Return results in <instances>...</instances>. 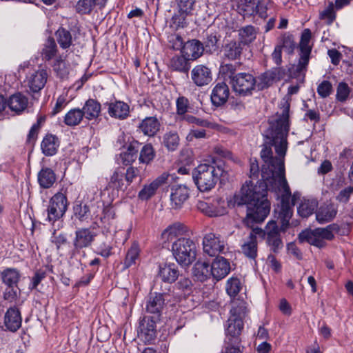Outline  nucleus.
I'll list each match as a JSON object with an SVG mask.
<instances>
[{
	"instance_id": "nucleus-1",
	"label": "nucleus",
	"mask_w": 353,
	"mask_h": 353,
	"mask_svg": "<svg viewBox=\"0 0 353 353\" xmlns=\"http://www.w3.org/2000/svg\"><path fill=\"white\" fill-rule=\"evenodd\" d=\"M282 113L279 117L270 123L265 132L268 143L263 145L261 157L268 165L269 172L262 170L265 187L276 183L279 177H285L284 157L288 148L287 136L289 131L290 97L281 101Z\"/></svg>"
},
{
	"instance_id": "nucleus-2",
	"label": "nucleus",
	"mask_w": 353,
	"mask_h": 353,
	"mask_svg": "<svg viewBox=\"0 0 353 353\" xmlns=\"http://www.w3.org/2000/svg\"><path fill=\"white\" fill-rule=\"evenodd\" d=\"M234 203L238 205H247V215L245 224L252 228L250 234L265 237V230L253 228L254 223L263 222L270 213V203L266 198V190L263 187L254 185L252 181H247L241 190L234 196Z\"/></svg>"
},
{
	"instance_id": "nucleus-3",
	"label": "nucleus",
	"mask_w": 353,
	"mask_h": 353,
	"mask_svg": "<svg viewBox=\"0 0 353 353\" xmlns=\"http://www.w3.org/2000/svg\"><path fill=\"white\" fill-rule=\"evenodd\" d=\"M228 176V172L215 162L199 164L192 172L194 181L201 192L211 190L219 180L224 181Z\"/></svg>"
},
{
	"instance_id": "nucleus-4",
	"label": "nucleus",
	"mask_w": 353,
	"mask_h": 353,
	"mask_svg": "<svg viewBox=\"0 0 353 353\" xmlns=\"http://www.w3.org/2000/svg\"><path fill=\"white\" fill-rule=\"evenodd\" d=\"M261 187V185H260ZM265 189L264 185H262ZM271 190L281 194V208L279 212L278 219L281 222V230H285L292 216L293 210L292 205H295L296 199L300 198V194L294 192L291 194L290 187L285 178L279 177L276 183L265 187V190Z\"/></svg>"
},
{
	"instance_id": "nucleus-5",
	"label": "nucleus",
	"mask_w": 353,
	"mask_h": 353,
	"mask_svg": "<svg viewBox=\"0 0 353 353\" xmlns=\"http://www.w3.org/2000/svg\"><path fill=\"white\" fill-rule=\"evenodd\" d=\"M172 253L179 265L188 267L196 259V243L188 238H178L172 243Z\"/></svg>"
},
{
	"instance_id": "nucleus-6",
	"label": "nucleus",
	"mask_w": 353,
	"mask_h": 353,
	"mask_svg": "<svg viewBox=\"0 0 353 353\" xmlns=\"http://www.w3.org/2000/svg\"><path fill=\"white\" fill-rule=\"evenodd\" d=\"M68 201L65 193L58 192L49 201L46 220L54 223L61 219L67 211Z\"/></svg>"
},
{
	"instance_id": "nucleus-7",
	"label": "nucleus",
	"mask_w": 353,
	"mask_h": 353,
	"mask_svg": "<svg viewBox=\"0 0 353 353\" xmlns=\"http://www.w3.org/2000/svg\"><path fill=\"white\" fill-rule=\"evenodd\" d=\"M230 83L235 92L246 95L254 89L256 79L249 73L241 72L232 77Z\"/></svg>"
},
{
	"instance_id": "nucleus-8",
	"label": "nucleus",
	"mask_w": 353,
	"mask_h": 353,
	"mask_svg": "<svg viewBox=\"0 0 353 353\" xmlns=\"http://www.w3.org/2000/svg\"><path fill=\"white\" fill-rule=\"evenodd\" d=\"M203 251L210 256L224 252L225 241L219 235L214 233L205 234L203 240Z\"/></svg>"
},
{
	"instance_id": "nucleus-9",
	"label": "nucleus",
	"mask_w": 353,
	"mask_h": 353,
	"mask_svg": "<svg viewBox=\"0 0 353 353\" xmlns=\"http://www.w3.org/2000/svg\"><path fill=\"white\" fill-rule=\"evenodd\" d=\"M265 236L268 245L271 247L273 252H276L283 248L279 229L275 221L271 220L268 222L265 228Z\"/></svg>"
},
{
	"instance_id": "nucleus-10",
	"label": "nucleus",
	"mask_w": 353,
	"mask_h": 353,
	"mask_svg": "<svg viewBox=\"0 0 353 353\" xmlns=\"http://www.w3.org/2000/svg\"><path fill=\"white\" fill-rule=\"evenodd\" d=\"M196 207L199 211L211 217L221 216L226 212L225 202L220 198L214 200L211 203L199 201Z\"/></svg>"
},
{
	"instance_id": "nucleus-11",
	"label": "nucleus",
	"mask_w": 353,
	"mask_h": 353,
	"mask_svg": "<svg viewBox=\"0 0 353 353\" xmlns=\"http://www.w3.org/2000/svg\"><path fill=\"white\" fill-rule=\"evenodd\" d=\"M190 197V190L185 185H174L170 188V205L179 210Z\"/></svg>"
},
{
	"instance_id": "nucleus-12",
	"label": "nucleus",
	"mask_w": 353,
	"mask_h": 353,
	"mask_svg": "<svg viewBox=\"0 0 353 353\" xmlns=\"http://www.w3.org/2000/svg\"><path fill=\"white\" fill-rule=\"evenodd\" d=\"M165 306L164 295L161 293H152L148 296L145 303V310L148 313L154 314L159 319Z\"/></svg>"
},
{
	"instance_id": "nucleus-13",
	"label": "nucleus",
	"mask_w": 353,
	"mask_h": 353,
	"mask_svg": "<svg viewBox=\"0 0 353 353\" xmlns=\"http://www.w3.org/2000/svg\"><path fill=\"white\" fill-rule=\"evenodd\" d=\"M226 329L227 339L226 343L230 345H239L241 340L239 336L243 329V321L242 319L229 318Z\"/></svg>"
},
{
	"instance_id": "nucleus-14",
	"label": "nucleus",
	"mask_w": 353,
	"mask_h": 353,
	"mask_svg": "<svg viewBox=\"0 0 353 353\" xmlns=\"http://www.w3.org/2000/svg\"><path fill=\"white\" fill-rule=\"evenodd\" d=\"M245 48L237 40H231L223 46V57L229 61H239L244 53Z\"/></svg>"
},
{
	"instance_id": "nucleus-15",
	"label": "nucleus",
	"mask_w": 353,
	"mask_h": 353,
	"mask_svg": "<svg viewBox=\"0 0 353 353\" xmlns=\"http://www.w3.org/2000/svg\"><path fill=\"white\" fill-rule=\"evenodd\" d=\"M46 70L41 69L29 74L26 77L27 85L32 92H37L45 86L48 79Z\"/></svg>"
},
{
	"instance_id": "nucleus-16",
	"label": "nucleus",
	"mask_w": 353,
	"mask_h": 353,
	"mask_svg": "<svg viewBox=\"0 0 353 353\" xmlns=\"http://www.w3.org/2000/svg\"><path fill=\"white\" fill-rule=\"evenodd\" d=\"M169 175L163 173L148 185H145L139 192L138 196L142 201H147L154 195L157 189L166 183Z\"/></svg>"
},
{
	"instance_id": "nucleus-17",
	"label": "nucleus",
	"mask_w": 353,
	"mask_h": 353,
	"mask_svg": "<svg viewBox=\"0 0 353 353\" xmlns=\"http://www.w3.org/2000/svg\"><path fill=\"white\" fill-rule=\"evenodd\" d=\"M191 78L194 83L200 87L209 84L212 80L211 70L203 65H198L192 70Z\"/></svg>"
},
{
	"instance_id": "nucleus-18",
	"label": "nucleus",
	"mask_w": 353,
	"mask_h": 353,
	"mask_svg": "<svg viewBox=\"0 0 353 353\" xmlns=\"http://www.w3.org/2000/svg\"><path fill=\"white\" fill-rule=\"evenodd\" d=\"M105 105L108 106V114L112 118L123 120L130 114V106L123 101H116L106 103Z\"/></svg>"
},
{
	"instance_id": "nucleus-19",
	"label": "nucleus",
	"mask_w": 353,
	"mask_h": 353,
	"mask_svg": "<svg viewBox=\"0 0 353 353\" xmlns=\"http://www.w3.org/2000/svg\"><path fill=\"white\" fill-rule=\"evenodd\" d=\"M157 319L153 317L145 316L139 324V332L144 340L150 342L156 336V322Z\"/></svg>"
},
{
	"instance_id": "nucleus-20",
	"label": "nucleus",
	"mask_w": 353,
	"mask_h": 353,
	"mask_svg": "<svg viewBox=\"0 0 353 353\" xmlns=\"http://www.w3.org/2000/svg\"><path fill=\"white\" fill-rule=\"evenodd\" d=\"M22 319L20 311L16 307H10L4 316V325L10 332H14L21 326Z\"/></svg>"
},
{
	"instance_id": "nucleus-21",
	"label": "nucleus",
	"mask_w": 353,
	"mask_h": 353,
	"mask_svg": "<svg viewBox=\"0 0 353 353\" xmlns=\"http://www.w3.org/2000/svg\"><path fill=\"white\" fill-rule=\"evenodd\" d=\"M230 95L228 85L224 82L218 83L211 92V101L214 105L221 106L225 103Z\"/></svg>"
},
{
	"instance_id": "nucleus-22",
	"label": "nucleus",
	"mask_w": 353,
	"mask_h": 353,
	"mask_svg": "<svg viewBox=\"0 0 353 353\" xmlns=\"http://www.w3.org/2000/svg\"><path fill=\"white\" fill-rule=\"evenodd\" d=\"M95 235V233L88 228L77 230L73 243L74 249L80 250L90 246L94 241Z\"/></svg>"
},
{
	"instance_id": "nucleus-23",
	"label": "nucleus",
	"mask_w": 353,
	"mask_h": 353,
	"mask_svg": "<svg viewBox=\"0 0 353 353\" xmlns=\"http://www.w3.org/2000/svg\"><path fill=\"white\" fill-rule=\"evenodd\" d=\"M212 277L219 281L230 271V263L223 257H216L211 264Z\"/></svg>"
},
{
	"instance_id": "nucleus-24",
	"label": "nucleus",
	"mask_w": 353,
	"mask_h": 353,
	"mask_svg": "<svg viewBox=\"0 0 353 353\" xmlns=\"http://www.w3.org/2000/svg\"><path fill=\"white\" fill-rule=\"evenodd\" d=\"M203 43L199 40L192 39L185 43L182 52L188 59L195 60L203 54Z\"/></svg>"
},
{
	"instance_id": "nucleus-25",
	"label": "nucleus",
	"mask_w": 353,
	"mask_h": 353,
	"mask_svg": "<svg viewBox=\"0 0 353 353\" xmlns=\"http://www.w3.org/2000/svg\"><path fill=\"white\" fill-rule=\"evenodd\" d=\"M187 232L186 227L181 223H174L167 227L161 233V237L164 243L170 242L175 238L183 236Z\"/></svg>"
},
{
	"instance_id": "nucleus-26",
	"label": "nucleus",
	"mask_w": 353,
	"mask_h": 353,
	"mask_svg": "<svg viewBox=\"0 0 353 353\" xmlns=\"http://www.w3.org/2000/svg\"><path fill=\"white\" fill-rule=\"evenodd\" d=\"M7 103L12 111L20 114L27 108L28 99L21 92H17L10 97Z\"/></svg>"
},
{
	"instance_id": "nucleus-27",
	"label": "nucleus",
	"mask_w": 353,
	"mask_h": 353,
	"mask_svg": "<svg viewBox=\"0 0 353 353\" xmlns=\"http://www.w3.org/2000/svg\"><path fill=\"white\" fill-rule=\"evenodd\" d=\"M241 252L248 259L254 260L257 256L258 243L254 234H250L241 245Z\"/></svg>"
},
{
	"instance_id": "nucleus-28",
	"label": "nucleus",
	"mask_w": 353,
	"mask_h": 353,
	"mask_svg": "<svg viewBox=\"0 0 353 353\" xmlns=\"http://www.w3.org/2000/svg\"><path fill=\"white\" fill-rule=\"evenodd\" d=\"M299 239L301 243L307 242L319 248L326 245L325 241L319 235L316 229L306 230L301 232L299 235Z\"/></svg>"
},
{
	"instance_id": "nucleus-29",
	"label": "nucleus",
	"mask_w": 353,
	"mask_h": 353,
	"mask_svg": "<svg viewBox=\"0 0 353 353\" xmlns=\"http://www.w3.org/2000/svg\"><path fill=\"white\" fill-rule=\"evenodd\" d=\"M299 239L301 243L307 242L319 248L326 245L325 241L319 235L316 229L306 230L301 232L299 235Z\"/></svg>"
},
{
	"instance_id": "nucleus-30",
	"label": "nucleus",
	"mask_w": 353,
	"mask_h": 353,
	"mask_svg": "<svg viewBox=\"0 0 353 353\" xmlns=\"http://www.w3.org/2000/svg\"><path fill=\"white\" fill-rule=\"evenodd\" d=\"M299 239L301 243L307 242L319 248L326 245L325 241L319 235L316 229L306 230L301 232L299 235Z\"/></svg>"
},
{
	"instance_id": "nucleus-31",
	"label": "nucleus",
	"mask_w": 353,
	"mask_h": 353,
	"mask_svg": "<svg viewBox=\"0 0 353 353\" xmlns=\"http://www.w3.org/2000/svg\"><path fill=\"white\" fill-rule=\"evenodd\" d=\"M337 210L332 203L321 205L316 212V219L319 223L331 221L336 215Z\"/></svg>"
},
{
	"instance_id": "nucleus-32",
	"label": "nucleus",
	"mask_w": 353,
	"mask_h": 353,
	"mask_svg": "<svg viewBox=\"0 0 353 353\" xmlns=\"http://www.w3.org/2000/svg\"><path fill=\"white\" fill-rule=\"evenodd\" d=\"M41 55L42 60L46 62L52 61L54 60V59H56V57L60 55L59 54V50L54 38H48L43 44L41 52Z\"/></svg>"
},
{
	"instance_id": "nucleus-33",
	"label": "nucleus",
	"mask_w": 353,
	"mask_h": 353,
	"mask_svg": "<svg viewBox=\"0 0 353 353\" xmlns=\"http://www.w3.org/2000/svg\"><path fill=\"white\" fill-rule=\"evenodd\" d=\"M160 123L157 117H148L142 120L139 128L144 135L154 137L159 130Z\"/></svg>"
},
{
	"instance_id": "nucleus-34",
	"label": "nucleus",
	"mask_w": 353,
	"mask_h": 353,
	"mask_svg": "<svg viewBox=\"0 0 353 353\" xmlns=\"http://www.w3.org/2000/svg\"><path fill=\"white\" fill-rule=\"evenodd\" d=\"M83 117L88 120L97 119L101 110V105L99 102L93 99H88L82 108Z\"/></svg>"
},
{
	"instance_id": "nucleus-35",
	"label": "nucleus",
	"mask_w": 353,
	"mask_h": 353,
	"mask_svg": "<svg viewBox=\"0 0 353 353\" xmlns=\"http://www.w3.org/2000/svg\"><path fill=\"white\" fill-rule=\"evenodd\" d=\"M59 146V139L53 134H47L41 143V149L42 152L48 157L54 155L58 150Z\"/></svg>"
},
{
	"instance_id": "nucleus-36",
	"label": "nucleus",
	"mask_w": 353,
	"mask_h": 353,
	"mask_svg": "<svg viewBox=\"0 0 353 353\" xmlns=\"http://www.w3.org/2000/svg\"><path fill=\"white\" fill-rule=\"evenodd\" d=\"M2 283L7 287H17L21 279L19 270L14 268H7L0 273Z\"/></svg>"
},
{
	"instance_id": "nucleus-37",
	"label": "nucleus",
	"mask_w": 353,
	"mask_h": 353,
	"mask_svg": "<svg viewBox=\"0 0 353 353\" xmlns=\"http://www.w3.org/2000/svg\"><path fill=\"white\" fill-rule=\"evenodd\" d=\"M179 275V270L174 264H164L159 266V276L164 282L173 283Z\"/></svg>"
},
{
	"instance_id": "nucleus-38",
	"label": "nucleus",
	"mask_w": 353,
	"mask_h": 353,
	"mask_svg": "<svg viewBox=\"0 0 353 353\" xmlns=\"http://www.w3.org/2000/svg\"><path fill=\"white\" fill-rule=\"evenodd\" d=\"M56 174L54 171L48 168H42L37 174V180L42 188H51L56 181Z\"/></svg>"
},
{
	"instance_id": "nucleus-39",
	"label": "nucleus",
	"mask_w": 353,
	"mask_h": 353,
	"mask_svg": "<svg viewBox=\"0 0 353 353\" xmlns=\"http://www.w3.org/2000/svg\"><path fill=\"white\" fill-rule=\"evenodd\" d=\"M257 31L252 26H246L238 30V41L245 46L252 43L256 37Z\"/></svg>"
},
{
	"instance_id": "nucleus-40",
	"label": "nucleus",
	"mask_w": 353,
	"mask_h": 353,
	"mask_svg": "<svg viewBox=\"0 0 353 353\" xmlns=\"http://www.w3.org/2000/svg\"><path fill=\"white\" fill-rule=\"evenodd\" d=\"M51 66L56 74L61 79L67 77L69 73V65L66 62V56L63 54L56 57Z\"/></svg>"
},
{
	"instance_id": "nucleus-41",
	"label": "nucleus",
	"mask_w": 353,
	"mask_h": 353,
	"mask_svg": "<svg viewBox=\"0 0 353 353\" xmlns=\"http://www.w3.org/2000/svg\"><path fill=\"white\" fill-rule=\"evenodd\" d=\"M193 274L198 281H204L212 276L211 265L197 261L193 268Z\"/></svg>"
},
{
	"instance_id": "nucleus-42",
	"label": "nucleus",
	"mask_w": 353,
	"mask_h": 353,
	"mask_svg": "<svg viewBox=\"0 0 353 353\" xmlns=\"http://www.w3.org/2000/svg\"><path fill=\"white\" fill-rule=\"evenodd\" d=\"M56 41L63 50L70 48L72 45V36L70 30L60 27L55 32Z\"/></svg>"
},
{
	"instance_id": "nucleus-43",
	"label": "nucleus",
	"mask_w": 353,
	"mask_h": 353,
	"mask_svg": "<svg viewBox=\"0 0 353 353\" xmlns=\"http://www.w3.org/2000/svg\"><path fill=\"white\" fill-rule=\"evenodd\" d=\"M179 142L180 138L176 131H168L163 135L162 144L169 151H175L179 145Z\"/></svg>"
},
{
	"instance_id": "nucleus-44",
	"label": "nucleus",
	"mask_w": 353,
	"mask_h": 353,
	"mask_svg": "<svg viewBox=\"0 0 353 353\" xmlns=\"http://www.w3.org/2000/svg\"><path fill=\"white\" fill-rule=\"evenodd\" d=\"M124 179V168H118L110 176L108 186L118 190H124L127 187V185H125Z\"/></svg>"
},
{
	"instance_id": "nucleus-45",
	"label": "nucleus",
	"mask_w": 353,
	"mask_h": 353,
	"mask_svg": "<svg viewBox=\"0 0 353 353\" xmlns=\"http://www.w3.org/2000/svg\"><path fill=\"white\" fill-rule=\"evenodd\" d=\"M188 60L184 54L183 56H174L170 59L169 67L173 70L187 73L190 68Z\"/></svg>"
},
{
	"instance_id": "nucleus-46",
	"label": "nucleus",
	"mask_w": 353,
	"mask_h": 353,
	"mask_svg": "<svg viewBox=\"0 0 353 353\" xmlns=\"http://www.w3.org/2000/svg\"><path fill=\"white\" fill-rule=\"evenodd\" d=\"M139 143L134 141L130 143L127 150L120 154L121 162L124 165H130L133 163L137 157V145Z\"/></svg>"
},
{
	"instance_id": "nucleus-47",
	"label": "nucleus",
	"mask_w": 353,
	"mask_h": 353,
	"mask_svg": "<svg viewBox=\"0 0 353 353\" xmlns=\"http://www.w3.org/2000/svg\"><path fill=\"white\" fill-rule=\"evenodd\" d=\"M83 114L80 108H72L70 110L64 117V123L70 127L79 125L83 120Z\"/></svg>"
},
{
	"instance_id": "nucleus-48",
	"label": "nucleus",
	"mask_w": 353,
	"mask_h": 353,
	"mask_svg": "<svg viewBox=\"0 0 353 353\" xmlns=\"http://www.w3.org/2000/svg\"><path fill=\"white\" fill-rule=\"evenodd\" d=\"M316 229L319 235L324 241H332L334 238V234L339 232L340 226L336 223H332L325 228H318Z\"/></svg>"
},
{
	"instance_id": "nucleus-49",
	"label": "nucleus",
	"mask_w": 353,
	"mask_h": 353,
	"mask_svg": "<svg viewBox=\"0 0 353 353\" xmlns=\"http://www.w3.org/2000/svg\"><path fill=\"white\" fill-rule=\"evenodd\" d=\"M156 156L154 149L150 143L144 145L140 150L139 161L140 163L148 165Z\"/></svg>"
},
{
	"instance_id": "nucleus-50",
	"label": "nucleus",
	"mask_w": 353,
	"mask_h": 353,
	"mask_svg": "<svg viewBox=\"0 0 353 353\" xmlns=\"http://www.w3.org/2000/svg\"><path fill=\"white\" fill-rule=\"evenodd\" d=\"M140 254V248L138 243L133 242L128 249L124 260V266L128 268L135 264L136 261L139 259Z\"/></svg>"
},
{
	"instance_id": "nucleus-51",
	"label": "nucleus",
	"mask_w": 353,
	"mask_h": 353,
	"mask_svg": "<svg viewBox=\"0 0 353 353\" xmlns=\"http://www.w3.org/2000/svg\"><path fill=\"white\" fill-rule=\"evenodd\" d=\"M316 207V201L303 199L298 207V213L301 216L306 218L312 214Z\"/></svg>"
},
{
	"instance_id": "nucleus-52",
	"label": "nucleus",
	"mask_w": 353,
	"mask_h": 353,
	"mask_svg": "<svg viewBox=\"0 0 353 353\" xmlns=\"http://www.w3.org/2000/svg\"><path fill=\"white\" fill-rule=\"evenodd\" d=\"M256 2V0H239L237 4L239 13L244 17L254 15Z\"/></svg>"
},
{
	"instance_id": "nucleus-53",
	"label": "nucleus",
	"mask_w": 353,
	"mask_h": 353,
	"mask_svg": "<svg viewBox=\"0 0 353 353\" xmlns=\"http://www.w3.org/2000/svg\"><path fill=\"white\" fill-rule=\"evenodd\" d=\"M335 3L330 2L328 6L319 12V19L324 21L327 25H331L336 19V14L334 10Z\"/></svg>"
},
{
	"instance_id": "nucleus-54",
	"label": "nucleus",
	"mask_w": 353,
	"mask_h": 353,
	"mask_svg": "<svg viewBox=\"0 0 353 353\" xmlns=\"http://www.w3.org/2000/svg\"><path fill=\"white\" fill-rule=\"evenodd\" d=\"M278 46H281L288 54H292L296 48V43L292 35L284 34L279 38V43Z\"/></svg>"
},
{
	"instance_id": "nucleus-55",
	"label": "nucleus",
	"mask_w": 353,
	"mask_h": 353,
	"mask_svg": "<svg viewBox=\"0 0 353 353\" xmlns=\"http://www.w3.org/2000/svg\"><path fill=\"white\" fill-rule=\"evenodd\" d=\"M185 119L189 123H193L198 126L201 127H206L211 129H215L218 130H221V125H219L217 123L210 122L208 120L203 119L201 118H197L192 115H187L185 117Z\"/></svg>"
},
{
	"instance_id": "nucleus-56",
	"label": "nucleus",
	"mask_w": 353,
	"mask_h": 353,
	"mask_svg": "<svg viewBox=\"0 0 353 353\" xmlns=\"http://www.w3.org/2000/svg\"><path fill=\"white\" fill-rule=\"evenodd\" d=\"M188 16L189 15L183 14V13H181L177 10L171 18L170 27L174 30L184 28L186 26V17Z\"/></svg>"
},
{
	"instance_id": "nucleus-57",
	"label": "nucleus",
	"mask_w": 353,
	"mask_h": 353,
	"mask_svg": "<svg viewBox=\"0 0 353 353\" xmlns=\"http://www.w3.org/2000/svg\"><path fill=\"white\" fill-rule=\"evenodd\" d=\"M176 3L178 12L191 15L194 9L196 0H176Z\"/></svg>"
},
{
	"instance_id": "nucleus-58",
	"label": "nucleus",
	"mask_w": 353,
	"mask_h": 353,
	"mask_svg": "<svg viewBox=\"0 0 353 353\" xmlns=\"http://www.w3.org/2000/svg\"><path fill=\"white\" fill-rule=\"evenodd\" d=\"M95 5V0H79L76 5V10L81 14H88Z\"/></svg>"
},
{
	"instance_id": "nucleus-59",
	"label": "nucleus",
	"mask_w": 353,
	"mask_h": 353,
	"mask_svg": "<svg viewBox=\"0 0 353 353\" xmlns=\"http://www.w3.org/2000/svg\"><path fill=\"white\" fill-rule=\"evenodd\" d=\"M311 32L309 29H305L303 32L299 43L300 52L311 53L312 47L310 45Z\"/></svg>"
},
{
	"instance_id": "nucleus-60",
	"label": "nucleus",
	"mask_w": 353,
	"mask_h": 353,
	"mask_svg": "<svg viewBox=\"0 0 353 353\" xmlns=\"http://www.w3.org/2000/svg\"><path fill=\"white\" fill-rule=\"evenodd\" d=\"M226 292L230 296H235L241 290V283L237 278H230L226 283Z\"/></svg>"
},
{
	"instance_id": "nucleus-61",
	"label": "nucleus",
	"mask_w": 353,
	"mask_h": 353,
	"mask_svg": "<svg viewBox=\"0 0 353 353\" xmlns=\"http://www.w3.org/2000/svg\"><path fill=\"white\" fill-rule=\"evenodd\" d=\"M247 312V307H245L244 303L241 302L239 305H236V303H234L230 310L231 315L230 318H236L243 320V318H245Z\"/></svg>"
},
{
	"instance_id": "nucleus-62",
	"label": "nucleus",
	"mask_w": 353,
	"mask_h": 353,
	"mask_svg": "<svg viewBox=\"0 0 353 353\" xmlns=\"http://www.w3.org/2000/svg\"><path fill=\"white\" fill-rule=\"evenodd\" d=\"M74 216L80 221L86 220L90 214V209L87 205L76 203L73 207Z\"/></svg>"
},
{
	"instance_id": "nucleus-63",
	"label": "nucleus",
	"mask_w": 353,
	"mask_h": 353,
	"mask_svg": "<svg viewBox=\"0 0 353 353\" xmlns=\"http://www.w3.org/2000/svg\"><path fill=\"white\" fill-rule=\"evenodd\" d=\"M218 41L219 39L216 37V35H208L204 43V50H205L206 52H209L210 54L217 51L219 49V46L217 44Z\"/></svg>"
},
{
	"instance_id": "nucleus-64",
	"label": "nucleus",
	"mask_w": 353,
	"mask_h": 353,
	"mask_svg": "<svg viewBox=\"0 0 353 353\" xmlns=\"http://www.w3.org/2000/svg\"><path fill=\"white\" fill-rule=\"evenodd\" d=\"M353 193V187L347 186L339 191L336 196V200L339 203H346L349 201Z\"/></svg>"
}]
</instances>
